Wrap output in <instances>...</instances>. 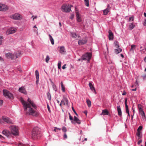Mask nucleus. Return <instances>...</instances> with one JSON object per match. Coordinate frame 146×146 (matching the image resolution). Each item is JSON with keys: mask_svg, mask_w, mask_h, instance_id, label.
I'll return each instance as SVG.
<instances>
[{"mask_svg": "<svg viewBox=\"0 0 146 146\" xmlns=\"http://www.w3.org/2000/svg\"><path fill=\"white\" fill-rule=\"evenodd\" d=\"M20 100L24 106V110L26 111L27 114L35 116H36L38 115V113L31 108L32 107L35 108H36L33 100L29 98H28L27 102L25 101L22 98Z\"/></svg>", "mask_w": 146, "mask_h": 146, "instance_id": "nucleus-1", "label": "nucleus"}, {"mask_svg": "<svg viewBox=\"0 0 146 146\" xmlns=\"http://www.w3.org/2000/svg\"><path fill=\"white\" fill-rule=\"evenodd\" d=\"M41 130L38 127H34L31 131V138L34 140H36L41 137Z\"/></svg>", "mask_w": 146, "mask_h": 146, "instance_id": "nucleus-2", "label": "nucleus"}, {"mask_svg": "<svg viewBox=\"0 0 146 146\" xmlns=\"http://www.w3.org/2000/svg\"><path fill=\"white\" fill-rule=\"evenodd\" d=\"M92 56L91 53H87L84 54L81 58L78 59V61H82L83 60H87L88 62L91 58Z\"/></svg>", "mask_w": 146, "mask_h": 146, "instance_id": "nucleus-3", "label": "nucleus"}, {"mask_svg": "<svg viewBox=\"0 0 146 146\" xmlns=\"http://www.w3.org/2000/svg\"><path fill=\"white\" fill-rule=\"evenodd\" d=\"M72 7H73L72 5L64 4L61 7V10L63 12H70V11H71L70 8Z\"/></svg>", "mask_w": 146, "mask_h": 146, "instance_id": "nucleus-4", "label": "nucleus"}, {"mask_svg": "<svg viewBox=\"0 0 146 146\" xmlns=\"http://www.w3.org/2000/svg\"><path fill=\"white\" fill-rule=\"evenodd\" d=\"M9 128L11 130V133L13 135L15 136L18 135L19 131L17 127L14 125H12L10 126Z\"/></svg>", "mask_w": 146, "mask_h": 146, "instance_id": "nucleus-5", "label": "nucleus"}, {"mask_svg": "<svg viewBox=\"0 0 146 146\" xmlns=\"http://www.w3.org/2000/svg\"><path fill=\"white\" fill-rule=\"evenodd\" d=\"M10 17L12 19L16 20H20L22 19V17L18 13H15L11 15Z\"/></svg>", "mask_w": 146, "mask_h": 146, "instance_id": "nucleus-6", "label": "nucleus"}, {"mask_svg": "<svg viewBox=\"0 0 146 146\" xmlns=\"http://www.w3.org/2000/svg\"><path fill=\"white\" fill-rule=\"evenodd\" d=\"M3 93L4 96L9 98L12 99L13 98V95L7 90H3Z\"/></svg>", "mask_w": 146, "mask_h": 146, "instance_id": "nucleus-7", "label": "nucleus"}, {"mask_svg": "<svg viewBox=\"0 0 146 146\" xmlns=\"http://www.w3.org/2000/svg\"><path fill=\"white\" fill-rule=\"evenodd\" d=\"M17 29L14 27L10 28L7 30L6 32V34L8 35L10 34L14 33L17 31Z\"/></svg>", "mask_w": 146, "mask_h": 146, "instance_id": "nucleus-8", "label": "nucleus"}, {"mask_svg": "<svg viewBox=\"0 0 146 146\" xmlns=\"http://www.w3.org/2000/svg\"><path fill=\"white\" fill-rule=\"evenodd\" d=\"M2 118L3 121L7 123L13 124L12 120L9 117L6 116H3Z\"/></svg>", "mask_w": 146, "mask_h": 146, "instance_id": "nucleus-9", "label": "nucleus"}, {"mask_svg": "<svg viewBox=\"0 0 146 146\" xmlns=\"http://www.w3.org/2000/svg\"><path fill=\"white\" fill-rule=\"evenodd\" d=\"M87 41V37L83 38L82 40H79L78 42V44L79 45H82L86 44Z\"/></svg>", "mask_w": 146, "mask_h": 146, "instance_id": "nucleus-10", "label": "nucleus"}, {"mask_svg": "<svg viewBox=\"0 0 146 146\" xmlns=\"http://www.w3.org/2000/svg\"><path fill=\"white\" fill-rule=\"evenodd\" d=\"M9 9L8 7L5 5L0 4V11H5Z\"/></svg>", "mask_w": 146, "mask_h": 146, "instance_id": "nucleus-11", "label": "nucleus"}, {"mask_svg": "<svg viewBox=\"0 0 146 146\" xmlns=\"http://www.w3.org/2000/svg\"><path fill=\"white\" fill-rule=\"evenodd\" d=\"M2 133L7 137H8L11 135V133L9 130L6 129H4L2 131Z\"/></svg>", "mask_w": 146, "mask_h": 146, "instance_id": "nucleus-12", "label": "nucleus"}, {"mask_svg": "<svg viewBox=\"0 0 146 146\" xmlns=\"http://www.w3.org/2000/svg\"><path fill=\"white\" fill-rule=\"evenodd\" d=\"M74 123H72L73 124L75 125L76 123L78 124H81V121L76 116H74Z\"/></svg>", "mask_w": 146, "mask_h": 146, "instance_id": "nucleus-13", "label": "nucleus"}, {"mask_svg": "<svg viewBox=\"0 0 146 146\" xmlns=\"http://www.w3.org/2000/svg\"><path fill=\"white\" fill-rule=\"evenodd\" d=\"M61 103L64 105L65 104H68V100L67 98L64 97L63 98V99L61 101Z\"/></svg>", "mask_w": 146, "mask_h": 146, "instance_id": "nucleus-14", "label": "nucleus"}, {"mask_svg": "<svg viewBox=\"0 0 146 146\" xmlns=\"http://www.w3.org/2000/svg\"><path fill=\"white\" fill-rule=\"evenodd\" d=\"M113 34L112 31L110 30L109 31V38L110 40H112L113 39Z\"/></svg>", "mask_w": 146, "mask_h": 146, "instance_id": "nucleus-15", "label": "nucleus"}, {"mask_svg": "<svg viewBox=\"0 0 146 146\" xmlns=\"http://www.w3.org/2000/svg\"><path fill=\"white\" fill-rule=\"evenodd\" d=\"M66 52L64 46H62L60 47V52L62 54H64Z\"/></svg>", "mask_w": 146, "mask_h": 146, "instance_id": "nucleus-16", "label": "nucleus"}, {"mask_svg": "<svg viewBox=\"0 0 146 146\" xmlns=\"http://www.w3.org/2000/svg\"><path fill=\"white\" fill-rule=\"evenodd\" d=\"M19 92L25 94L26 93L25 89L24 87H22L20 88L19 90Z\"/></svg>", "mask_w": 146, "mask_h": 146, "instance_id": "nucleus-17", "label": "nucleus"}, {"mask_svg": "<svg viewBox=\"0 0 146 146\" xmlns=\"http://www.w3.org/2000/svg\"><path fill=\"white\" fill-rule=\"evenodd\" d=\"M117 109L118 115L120 116H121L122 115L121 111L119 105L117 107Z\"/></svg>", "mask_w": 146, "mask_h": 146, "instance_id": "nucleus-18", "label": "nucleus"}, {"mask_svg": "<svg viewBox=\"0 0 146 146\" xmlns=\"http://www.w3.org/2000/svg\"><path fill=\"white\" fill-rule=\"evenodd\" d=\"M89 87L90 88V89L92 91L94 90V92L96 94V90H95V89L94 88V87L93 86V85H92V83H91L90 82L89 83Z\"/></svg>", "mask_w": 146, "mask_h": 146, "instance_id": "nucleus-19", "label": "nucleus"}, {"mask_svg": "<svg viewBox=\"0 0 146 146\" xmlns=\"http://www.w3.org/2000/svg\"><path fill=\"white\" fill-rule=\"evenodd\" d=\"M109 112L107 110L105 109L103 110L102 111V112L101 115H108Z\"/></svg>", "mask_w": 146, "mask_h": 146, "instance_id": "nucleus-20", "label": "nucleus"}, {"mask_svg": "<svg viewBox=\"0 0 146 146\" xmlns=\"http://www.w3.org/2000/svg\"><path fill=\"white\" fill-rule=\"evenodd\" d=\"M110 11V8H107L103 11L104 15H107Z\"/></svg>", "mask_w": 146, "mask_h": 146, "instance_id": "nucleus-21", "label": "nucleus"}, {"mask_svg": "<svg viewBox=\"0 0 146 146\" xmlns=\"http://www.w3.org/2000/svg\"><path fill=\"white\" fill-rule=\"evenodd\" d=\"M76 17L77 18V21L78 22H80L81 21V19L80 17L79 13L78 12H76Z\"/></svg>", "mask_w": 146, "mask_h": 146, "instance_id": "nucleus-22", "label": "nucleus"}, {"mask_svg": "<svg viewBox=\"0 0 146 146\" xmlns=\"http://www.w3.org/2000/svg\"><path fill=\"white\" fill-rule=\"evenodd\" d=\"M122 50L121 48H118L114 50V52L115 54H117L121 52Z\"/></svg>", "mask_w": 146, "mask_h": 146, "instance_id": "nucleus-23", "label": "nucleus"}, {"mask_svg": "<svg viewBox=\"0 0 146 146\" xmlns=\"http://www.w3.org/2000/svg\"><path fill=\"white\" fill-rule=\"evenodd\" d=\"M71 35L73 38H78L79 37V35L78 34H77L75 33H71Z\"/></svg>", "mask_w": 146, "mask_h": 146, "instance_id": "nucleus-24", "label": "nucleus"}, {"mask_svg": "<svg viewBox=\"0 0 146 146\" xmlns=\"http://www.w3.org/2000/svg\"><path fill=\"white\" fill-rule=\"evenodd\" d=\"M140 113L141 115L143 120L144 121H146V117L144 112H142V113Z\"/></svg>", "mask_w": 146, "mask_h": 146, "instance_id": "nucleus-25", "label": "nucleus"}, {"mask_svg": "<svg viewBox=\"0 0 146 146\" xmlns=\"http://www.w3.org/2000/svg\"><path fill=\"white\" fill-rule=\"evenodd\" d=\"M135 25L133 24V23H131L129 25V29H132L135 27Z\"/></svg>", "mask_w": 146, "mask_h": 146, "instance_id": "nucleus-26", "label": "nucleus"}, {"mask_svg": "<svg viewBox=\"0 0 146 146\" xmlns=\"http://www.w3.org/2000/svg\"><path fill=\"white\" fill-rule=\"evenodd\" d=\"M21 54V52L18 51L15 53L16 56V58H17L20 56Z\"/></svg>", "mask_w": 146, "mask_h": 146, "instance_id": "nucleus-27", "label": "nucleus"}, {"mask_svg": "<svg viewBox=\"0 0 146 146\" xmlns=\"http://www.w3.org/2000/svg\"><path fill=\"white\" fill-rule=\"evenodd\" d=\"M136 46L134 45H131V48L130 50V51L133 52L134 50L135 49Z\"/></svg>", "mask_w": 146, "mask_h": 146, "instance_id": "nucleus-28", "label": "nucleus"}, {"mask_svg": "<svg viewBox=\"0 0 146 146\" xmlns=\"http://www.w3.org/2000/svg\"><path fill=\"white\" fill-rule=\"evenodd\" d=\"M138 107L140 113H142V112H144L143 110L142 107L141 105L139 104L138 105Z\"/></svg>", "mask_w": 146, "mask_h": 146, "instance_id": "nucleus-29", "label": "nucleus"}, {"mask_svg": "<svg viewBox=\"0 0 146 146\" xmlns=\"http://www.w3.org/2000/svg\"><path fill=\"white\" fill-rule=\"evenodd\" d=\"M69 119L71 121V122L72 123H74V120L73 118L71 115L70 113H69Z\"/></svg>", "mask_w": 146, "mask_h": 146, "instance_id": "nucleus-30", "label": "nucleus"}, {"mask_svg": "<svg viewBox=\"0 0 146 146\" xmlns=\"http://www.w3.org/2000/svg\"><path fill=\"white\" fill-rule=\"evenodd\" d=\"M49 36L50 38V40L51 42V44H52L53 45L54 44V42L53 39L50 35H49Z\"/></svg>", "mask_w": 146, "mask_h": 146, "instance_id": "nucleus-31", "label": "nucleus"}, {"mask_svg": "<svg viewBox=\"0 0 146 146\" xmlns=\"http://www.w3.org/2000/svg\"><path fill=\"white\" fill-rule=\"evenodd\" d=\"M86 102L88 106L90 107L91 105V102L89 99H87L86 100Z\"/></svg>", "mask_w": 146, "mask_h": 146, "instance_id": "nucleus-32", "label": "nucleus"}, {"mask_svg": "<svg viewBox=\"0 0 146 146\" xmlns=\"http://www.w3.org/2000/svg\"><path fill=\"white\" fill-rule=\"evenodd\" d=\"M60 84L62 88V90L63 92H64L65 91V88L64 86L63 85L62 82H61Z\"/></svg>", "mask_w": 146, "mask_h": 146, "instance_id": "nucleus-33", "label": "nucleus"}, {"mask_svg": "<svg viewBox=\"0 0 146 146\" xmlns=\"http://www.w3.org/2000/svg\"><path fill=\"white\" fill-rule=\"evenodd\" d=\"M115 46L116 48H118L119 47V45L117 41H115L114 42Z\"/></svg>", "mask_w": 146, "mask_h": 146, "instance_id": "nucleus-34", "label": "nucleus"}, {"mask_svg": "<svg viewBox=\"0 0 146 146\" xmlns=\"http://www.w3.org/2000/svg\"><path fill=\"white\" fill-rule=\"evenodd\" d=\"M12 54L10 53H8L6 54L5 55V56L6 57L8 58H10Z\"/></svg>", "mask_w": 146, "mask_h": 146, "instance_id": "nucleus-35", "label": "nucleus"}, {"mask_svg": "<svg viewBox=\"0 0 146 146\" xmlns=\"http://www.w3.org/2000/svg\"><path fill=\"white\" fill-rule=\"evenodd\" d=\"M35 75L36 76V78L38 79V78H39V72L37 70H36L35 71Z\"/></svg>", "mask_w": 146, "mask_h": 146, "instance_id": "nucleus-36", "label": "nucleus"}, {"mask_svg": "<svg viewBox=\"0 0 146 146\" xmlns=\"http://www.w3.org/2000/svg\"><path fill=\"white\" fill-rule=\"evenodd\" d=\"M140 134H141L140 132L137 131V132L136 133V135H137V136L138 139H139L141 137V135H140Z\"/></svg>", "mask_w": 146, "mask_h": 146, "instance_id": "nucleus-37", "label": "nucleus"}, {"mask_svg": "<svg viewBox=\"0 0 146 146\" xmlns=\"http://www.w3.org/2000/svg\"><path fill=\"white\" fill-rule=\"evenodd\" d=\"M10 58L11 59L13 60H14L15 59L17 58H16V56H15V54H12Z\"/></svg>", "mask_w": 146, "mask_h": 146, "instance_id": "nucleus-38", "label": "nucleus"}, {"mask_svg": "<svg viewBox=\"0 0 146 146\" xmlns=\"http://www.w3.org/2000/svg\"><path fill=\"white\" fill-rule=\"evenodd\" d=\"M3 37L2 36H0V45L2 44L3 41Z\"/></svg>", "mask_w": 146, "mask_h": 146, "instance_id": "nucleus-39", "label": "nucleus"}, {"mask_svg": "<svg viewBox=\"0 0 146 146\" xmlns=\"http://www.w3.org/2000/svg\"><path fill=\"white\" fill-rule=\"evenodd\" d=\"M127 99L126 98L125 99V108H128V106L127 104Z\"/></svg>", "mask_w": 146, "mask_h": 146, "instance_id": "nucleus-40", "label": "nucleus"}, {"mask_svg": "<svg viewBox=\"0 0 146 146\" xmlns=\"http://www.w3.org/2000/svg\"><path fill=\"white\" fill-rule=\"evenodd\" d=\"M85 5L87 7L89 6V0H84Z\"/></svg>", "mask_w": 146, "mask_h": 146, "instance_id": "nucleus-41", "label": "nucleus"}, {"mask_svg": "<svg viewBox=\"0 0 146 146\" xmlns=\"http://www.w3.org/2000/svg\"><path fill=\"white\" fill-rule=\"evenodd\" d=\"M61 62L60 61H58V68L59 69H60L61 68Z\"/></svg>", "mask_w": 146, "mask_h": 146, "instance_id": "nucleus-42", "label": "nucleus"}, {"mask_svg": "<svg viewBox=\"0 0 146 146\" xmlns=\"http://www.w3.org/2000/svg\"><path fill=\"white\" fill-rule=\"evenodd\" d=\"M62 130L63 132H64V133H66V132L67 131V129L65 127H63L62 128Z\"/></svg>", "mask_w": 146, "mask_h": 146, "instance_id": "nucleus-43", "label": "nucleus"}, {"mask_svg": "<svg viewBox=\"0 0 146 146\" xmlns=\"http://www.w3.org/2000/svg\"><path fill=\"white\" fill-rule=\"evenodd\" d=\"M49 59H50V58H49V56H47L46 57V59H45L46 62L47 63H48L49 60Z\"/></svg>", "mask_w": 146, "mask_h": 146, "instance_id": "nucleus-44", "label": "nucleus"}, {"mask_svg": "<svg viewBox=\"0 0 146 146\" xmlns=\"http://www.w3.org/2000/svg\"><path fill=\"white\" fill-rule=\"evenodd\" d=\"M142 128L143 127L142 126H140L137 129V131L140 132V131L142 130Z\"/></svg>", "mask_w": 146, "mask_h": 146, "instance_id": "nucleus-45", "label": "nucleus"}, {"mask_svg": "<svg viewBox=\"0 0 146 146\" xmlns=\"http://www.w3.org/2000/svg\"><path fill=\"white\" fill-rule=\"evenodd\" d=\"M126 113L128 114V116H130V114L129 113V111L128 109V108H126Z\"/></svg>", "mask_w": 146, "mask_h": 146, "instance_id": "nucleus-46", "label": "nucleus"}, {"mask_svg": "<svg viewBox=\"0 0 146 146\" xmlns=\"http://www.w3.org/2000/svg\"><path fill=\"white\" fill-rule=\"evenodd\" d=\"M53 88L54 90L55 91H56L57 90V89L55 85H54L53 84Z\"/></svg>", "mask_w": 146, "mask_h": 146, "instance_id": "nucleus-47", "label": "nucleus"}, {"mask_svg": "<svg viewBox=\"0 0 146 146\" xmlns=\"http://www.w3.org/2000/svg\"><path fill=\"white\" fill-rule=\"evenodd\" d=\"M133 17H129V21H132L133 20Z\"/></svg>", "mask_w": 146, "mask_h": 146, "instance_id": "nucleus-48", "label": "nucleus"}, {"mask_svg": "<svg viewBox=\"0 0 146 146\" xmlns=\"http://www.w3.org/2000/svg\"><path fill=\"white\" fill-rule=\"evenodd\" d=\"M0 138L2 140H4L5 139V138L1 135H0Z\"/></svg>", "mask_w": 146, "mask_h": 146, "instance_id": "nucleus-49", "label": "nucleus"}, {"mask_svg": "<svg viewBox=\"0 0 146 146\" xmlns=\"http://www.w3.org/2000/svg\"><path fill=\"white\" fill-rule=\"evenodd\" d=\"M63 137L64 139H66L67 138V136L66 133H64L63 136Z\"/></svg>", "mask_w": 146, "mask_h": 146, "instance_id": "nucleus-50", "label": "nucleus"}, {"mask_svg": "<svg viewBox=\"0 0 146 146\" xmlns=\"http://www.w3.org/2000/svg\"><path fill=\"white\" fill-rule=\"evenodd\" d=\"M72 110L74 111V113L75 114L77 115V116H78V114L76 112V111H75L74 108L73 107H72Z\"/></svg>", "mask_w": 146, "mask_h": 146, "instance_id": "nucleus-51", "label": "nucleus"}, {"mask_svg": "<svg viewBox=\"0 0 146 146\" xmlns=\"http://www.w3.org/2000/svg\"><path fill=\"white\" fill-rule=\"evenodd\" d=\"M74 15L73 14H72L70 17V19L72 20L74 18Z\"/></svg>", "mask_w": 146, "mask_h": 146, "instance_id": "nucleus-52", "label": "nucleus"}, {"mask_svg": "<svg viewBox=\"0 0 146 146\" xmlns=\"http://www.w3.org/2000/svg\"><path fill=\"white\" fill-rule=\"evenodd\" d=\"M34 28H36L37 29L36 30H34V31L35 32H36L37 33V34H38V32H37V30H38V29H37V27H36V25H35L34 27H33Z\"/></svg>", "mask_w": 146, "mask_h": 146, "instance_id": "nucleus-53", "label": "nucleus"}, {"mask_svg": "<svg viewBox=\"0 0 146 146\" xmlns=\"http://www.w3.org/2000/svg\"><path fill=\"white\" fill-rule=\"evenodd\" d=\"M3 103V101L2 100H0V106H1Z\"/></svg>", "mask_w": 146, "mask_h": 146, "instance_id": "nucleus-54", "label": "nucleus"}, {"mask_svg": "<svg viewBox=\"0 0 146 146\" xmlns=\"http://www.w3.org/2000/svg\"><path fill=\"white\" fill-rule=\"evenodd\" d=\"M47 107L48 111H49V112H50V110L49 106V105L48 104H47Z\"/></svg>", "mask_w": 146, "mask_h": 146, "instance_id": "nucleus-55", "label": "nucleus"}, {"mask_svg": "<svg viewBox=\"0 0 146 146\" xmlns=\"http://www.w3.org/2000/svg\"><path fill=\"white\" fill-rule=\"evenodd\" d=\"M3 119H0V123H3Z\"/></svg>", "mask_w": 146, "mask_h": 146, "instance_id": "nucleus-56", "label": "nucleus"}, {"mask_svg": "<svg viewBox=\"0 0 146 146\" xmlns=\"http://www.w3.org/2000/svg\"><path fill=\"white\" fill-rule=\"evenodd\" d=\"M142 142V140H140L138 141V142L137 143L138 145H139L140 143H141Z\"/></svg>", "mask_w": 146, "mask_h": 146, "instance_id": "nucleus-57", "label": "nucleus"}, {"mask_svg": "<svg viewBox=\"0 0 146 146\" xmlns=\"http://www.w3.org/2000/svg\"><path fill=\"white\" fill-rule=\"evenodd\" d=\"M66 66V64H64L62 66V68L63 69H65L66 68V67L65 66Z\"/></svg>", "mask_w": 146, "mask_h": 146, "instance_id": "nucleus-58", "label": "nucleus"}, {"mask_svg": "<svg viewBox=\"0 0 146 146\" xmlns=\"http://www.w3.org/2000/svg\"><path fill=\"white\" fill-rule=\"evenodd\" d=\"M143 25L144 26H146V20H145L143 22Z\"/></svg>", "mask_w": 146, "mask_h": 146, "instance_id": "nucleus-59", "label": "nucleus"}, {"mask_svg": "<svg viewBox=\"0 0 146 146\" xmlns=\"http://www.w3.org/2000/svg\"><path fill=\"white\" fill-rule=\"evenodd\" d=\"M36 84H38V82L39 78H38V79L36 78Z\"/></svg>", "mask_w": 146, "mask_h": 146, "instance_id": "nucleus-60", "label": "nucleus"}, {"mask_svg": "<svg viewBox=\"0 0 146 146\" xmlns=\"http://www.w3.org/2000/svg\"><path fill=\"white\" fill-rule=\"evenodd\" d=\"M0 61H3V59L0 56Z\"/></svg>", "mask_w": 146, "mask_h": 146, "instance_id": "nucleus-61", "label": "nucleus"}, {"mask_svg": "<svg viewBox=\"0 0 146 146\" xmlns=\"http://www.w3.org/2000/svg\"><path fill=\"white\" fill-rule=\"evenodd\" d=\"M138 82H137V80H136V82H135V84L137 85L138 84Z\"/></svg>", "mask_w": 146, "mask_h": 146, "instance_id": "nucleus-62", "label": "nucleus"}, {"mask_svg": "<svg viewBox=\"0 0 146 146\" xmlns=\"http://www.w3.org/2000/svg\"><path fill=\"white\" fill-rule=\"evenodd\" d=\"M136 90H137V89H136V88H135V89H132L131 90L132 91H135Z\"/></svg>", "mask_w": 146, "mask_h": 146, "instance_id": "nucleus-63", "label": "nucleus"}, {"mask_svg": "<svg viewBox=\"0 0 146 146\" xmlns=\"http://www.w3.org/2000/svg\"><path fill=\"white\" fill-rule=\"evenodd\" d=\"M126 94V93L125 92H123L122 93L123 95H125Z\"/></svg>", "mask_w": 146, "mask_h": 146, "instance_id": "nucleus-64", "label": "nucleus"}]
</instances>
